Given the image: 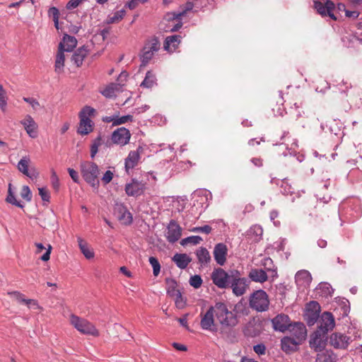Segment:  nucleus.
<instances>
[{
	"label": "nucleus",
	"instance_id": "nucleus-37",
	"mask_svg": "<svg viewBox=\"0 0 362 362\" xmlns=\"http://www.w3.org/2000/svg\"><path fill=\"white\" fill-rule=\"evenodd\" d=\"M78 246L81 252L87 259L93 258L94 256V252L92 249H90L88 244L84 242L81 238H78Z\"/></svg>",
	"mask_w": 362,
	"mask_h": 362
},
{
	"label": "nucleus",
	"instance_id": "nucleus-6",
	"mask_svg": "<svg viewBox=\"0 0 362 362\" xmlns=\"http://www.w3.org/2000/svg\"><path fill=\"white\" fill-rule=\"evenodd\" d=\"M69 322L81 334H89L93 337H98L100 334L99 331L91 322L74 314L70 315Z\"/></svg>",
	"mask_w": 362,
	"mask_h": 362
},
{
	"label": "nucleus",
	"instance_id": "nucleus-31",
	"mask_svg": "<svg viewBox=\"0 0 362 362\" xmlns=\"http://www.w3.org/2000/svg\"><path fill=\"white\" fill-rule=\"evenodd\" d=\"M263 229L259 225H254L247 232V236L254 242H258L262 239Z\"/></svg>",
	"mask_w": 362,
	"mask_h": 362
},
{
	"label": "nucleus",
	"instance_id": "nucleus-39",
	"mask_svg": "<svg viewBox=\"0 0 362 362\" xmlns=\"http://www.w3.org/2000/svg\"><path fill=\"white\" fill-rule=\"evenodd\" d=\"M197 256L199 259V262L203 264H207L211 260V256L209 251L204 247H200L197 251Z\"/></svg>",
	"mask_w": 362,
	"mask_h": 362
},
{
	"label": "nucleus",
	"instance_id": "nucleus-36",
	"mask_svg": "<svg viewBox=\"0 0 362 362\" xmlns=\"http://www.w3.org/2000/svg\"><path fill=\"white\" fill-rule=\"evenodd\" d=\"M122 86L120 83H110L103 90L101 91V93L106 98H112L115 95L117 92H119L122 90Z\"/></svg>",
	"mask_w": 362,
	"mask_h": 362
},
{
	"label": "nucleus",
	"instance_id": "nucleus-9",
	"mask_svg": "<svg viewBox=\"0 0 362 362\" xmlns=\"http://www.w3.org/2000/svg\"><path fill=\"white\" fill-rule=\"evenodd\" d=\"M114 213L118 220L124 225H130L133 221L132 214L122 203H117L114 207Z\"/></svg>",
	"mask_w": 362,
	"mask_h": 362
},
{
	"label": "nucleus",
	"instance_id": "nucleus-60",
	"mask_svg": "<svg viewBox=\"0 0 362 362\" xmlns=\"http://www.w3.org/2000/svg\"><path fill=\"white\" fill-rule=\"evenodd\" d=\"M112 177L113 173L110 170H107L102 177V181L106 185L111 182Z\"/></svg>",
	"mask_w": 362,
	"mask_h": 362
},
{
	"label": "nucleus",
	"instance_id": "nucleus-12",
	"mask_svg": "<svg viewBox=\"0 0 362 362\" xmlns=\"http://www.w3.org/2000/svg\"><path fill=\"white\" fill-rule=\"evenodd\" d=\"M351 341V337L344 334L335 332L329 337V344L334 349H346Z\"/></svg>",
	"mask_w": 362,
	"mask_h": 362
},
{
	"label": "nucleus",
	"instance_id": "nucleus-40",
	"mask_svg": "<svg viewBox=\"0 0 362 362\" xmlns=\"http://www.w3.org/2000/svg\"><path fill=\"white\" fill-rule=\"evenodd\" d=\"M281 192L285 195H292L294 193V188L289 183L287 178H284L281 181Z\"/></svg>",
	"mask_w": 362,
	"mask_h": 362
},
{
	"label": "nucleus",
	"instance_id": "nucleus-41",
	"mask_svg": "<svg viewBox=\"0 0 362 362\" xmlns=\"http://www.w3.org/2000/svg\"><path fill=\"white\" fill-rule=\"evenodd\" d=\"M165 282L166 291L167 294L169 296L171 297L172 296L180 291V290L177 288V282L175 280L167 278Z\"/></svg>",
	"mask_w": 362,
	"mask_h": 362
},
{
	"label": "nucleus",
	"instance_id": "nucleus-51",
	"mask_svg": "<svg viewBox=\"0 0 362 362\" xmlns=\"http://www.w3.org/2000/svg\"><path fill=\"white\" fill-rule=\"evenodd\" d=\"M21 196L27 202H30L32 199V193L28 186L24 185L21 192Z\"/></svg>",
	"mask_w": 362,
	"mask_h": 362
},
{
	"label": "nucleus",
	"instance_id": "nucleus-59",
	"mask_svg": "<svg viewBox=\"0 0 362 362\" xmlns=\"http://www.w3.org/2000/svg\"><path fill=\"white\" fill-rule=\"evenodd\" d=\"M253 350L258 355H264L266 351V346L262 344H259L254 346Z\"/></svg>",
	"mask_w": 362,
	"mask_h": 362
},
{
	"label": "nucleus",
	"instance_id": "nucleus-43",
	"mask_svg": "<svg viewBox=\"0 0 362 362\" xmlns=\"http://www.w3.org/2000/svg\"><path fill=\"white\" fill-rule=\"evenodd\" d=\"M171 297L174 298L175 306L178 309H182L185 307L186 299L182 296L180 291H178Z\"/></svg>",
	"mask_w": 362,
	"mask_h": 362
},
{
	"label": "nucleus",
	"instance_id": "nucleus-32",
	"mask_svg": "<svg viewBox=\"0 0 362 362\" xmlns=\"http://www.w3.org/2000/svg\"><path fill=\"white\" fill-rule=\"evenodd\" d=\"M173 261L181 269H185L191 262V258L183 253H177L173 257Z\"/></svg>",
	"mask_w": 362,
	"mask_h": 362
},
{
	"label": "nucleus",
	"instance_id": "nucleus-64",
	"mask_svg": "<svg viewBox=\"0 0 362 362\" xmlns=\"http://www.w3.org/2000/svg\"><path fill=\"white\" fill-rule=\"evenodd\" d=\"M251 162L256 167H261L263 165V160L261 158H252Z\"/></svg>",
	"mask_w": 362,
	"mask_h": 362
},
{
	"label": "nucleus",
	"instance_id": "nucleus-30",
	"mask_svg": "<svg viewBox=\"0 0 362 362\" xmlns=\"http://www.w3.org/2000/svg\"><path fill=\"white\" fill-rule=\"evenodd\" d=\"M180 39L181 36L177 35L167 37L164 42V49L170 52L175 51L180 43Z\"/></svg>",
	"mask_w": 362,
	"mask_h": 362
},
{
	"label": "nucleus",
	"instance_id": "nucleus-23",
	"mask_svg": "<svg viewBox=\"0 0 362 362\" xmlns=\"http://www.w3.org/2000/svg\"><path fill=\"white\" fill-rule=\"evenodd\" d=\"M214 315L213 306L210 307L206 313L202 316L200 322V325L203 329L213 330L214 324Z\"/></svg>",
	"mask_w": 362,
	"mask_h": 362
},
{
	"label": "nucleus",
	"instance_id": "nucleus-57",
	"mask_svg": "<svg viewBox=\"0 0 362 362\" xmlns=\"http://www.w3.org/2000/svg\"><path fill=\"white\" fill-rule=\"evenodd\" d=\"M28 308L34 309L42 310V308L38 304L37 301L35 299H26L25 303Z\"/></svg>",
	"mask_w": 362,
	"mask_h": 362
},
{
	"label": "nucleus",
	"instance_id": "nucleus-16",
	"mask_svg": "<svg viewBox=\"0 0 362 362\" xmlns=\"http://www.w3.org/2000/svg\"><path fill=\"white\" fill-rule=\"evenodd\" d=\"M314 5L315 8L317 10V13L322 16H328L334 20L337 19L332 13L335 8V5L332 1L327 0L325 4H322L320 1H315Z\"/></svg>",
	"mask_w": 362,
	"mask_h": 362
},
{
	"label": "nucleus",
	"instance_id": "nucleus-25",
	"mask_svg": "<svg viewBox=\"0 0 362 362\" xmlns=\"http://www.w3.org/2000/svg\"><path fill=\"white\" fill-rule=\"evenodd\" d=\"M142 147L139 146L136 151L129 152L127 158L125 159V168L127 171L129 169H133L138 164L140 159V151H142Z\"/></svg>",
	"mask_w": 362,
	"mask_h": 362
},
{
	"label": "nucleus",
	"instance_id": "nucleus-38",
	"mask_svg": "<svg viewBox=\"0 0 362 362\" xmlns=\"http://www.w3.org/2000/svg\"><path fill=\"white\" fill-rule=\"evenodd\" d=\"M155 84H156V78L155 74L151 71H147L141 86L149 88H152Z\"/></svg>",
	"mask_w": 362,
	"mask_h": 362
},
{
	"label": "nucleus",
	"instance_id": "nucleus-27",
	"mask_svg": "<svg viewBox=\"0 0 362 362\" xmlns=\"http://www.w3.org/2000/svg\"><path fill=\"white\" fill-rule=\"evenodd\" d=\"M64 49L63 48L62 45H59L58 51L56 56L55 64H54V71L58 74L64 72V62H65V56H64Z\"/></svg>",
	"mask_w": 362,
	"mask_h": 362
},
{
	"label": "nucleus",
	"instance_id": "nucleus-19",
	"mask_svg": "<svg viewBox=\"0 0 362 362\" xmlns=\"http://www.w3.org/2000/svg\"><path fill=\"white\" fill-rule=\"evenodd\" d=\"M30 158L28 157H23L20 160V161L18 163V169L23 175H26L30 179H37V177L39 175V173L34 168H32L30 169L28 168Z\"/></svg>",
	"mask_w": 362,
	"mask_h": 362
},
{
	"label": "nucleus",
	"instance_id": "nucleus-26",
	"mask_svg": "<svg viewBox=\"0 0 362 362\" xmlns=\"http://www.w3.org/2000/svg\"><path fill=\"white\" fill-rule=\"evenodd\" d=\"M309 216L315 218H320L323 221L325 217H327V206L320 202L319 204L314 206L313 209H310L308 210Z\"/></svg>",
	"mask_w": 362,
	"mask_h": 362
},
{
	"label": "nucleus",
	"instance_id": "nucleus-8",
	"mask_svg": "<svg viewBox=\"0 0 362 362\" xmlns=\"http://www.w3.org/2000/svg\"><path fill=\"white\" fill-rule=\"evenodd\" d=\"M146 189V183L139 181L136 179H132L130 182L125 185L124 190L129 197H138L144 194Z\"/></svg>",
	"mask_w": 362,
	"mask_h": 362
},
{
	"label": "nucleus",
	"instance_id": "nucleus-21",
	"mask_svg": "<svg viewBox=\"0 0 362 362\" xmlns=\"http://www.w3.org/2000/svg\"><path fill=\"white\" fill-rule=\"evenodd\" d=\"M233 275L228 273H212L211 279L215 285L218 288H227L230 286Z\"/></svg>",
	"mask_w": 362,
	"mask_h": 362
},
{
	"label": "nucleus",
	"instance_id": "nucleus-44",
	"mask_svg": "<svg viewBox=\"0 0 362 362\" xmlns=\"http://www.w3.org/2000/svg\"><path fill=\"white\" fill-rule=\"evenodd\" d=\"M102 144V136L99 135L93 141L90 146V157L93 158L98 151V147Z\"/></svg>",
	"mask_w": 362,
	"mask_h": 362
},
{
	"label": "nucleus",
	"instance_id": "nucleus-62",
	"mask_svg": "<svg viewBox=\"0 0 362 362\" xmlns=\"http://www.w3.org/2000/svg\"><path fill=\"white\" fill-rule=\"evenodd\" d=\"M360 13L357 11H349L346 10L345 12V16L347 18L356 19L359 16Z\"/></svg>",
	"mask_w": 362,
	"mask_h": 362
},
{
	"label": "nucleus",
	"instance_id": "nucleus-47",
	"mask_svg": "<svg viewBox=\"0 0 362 362\" xmlns=\"http://www.w3.org/2000/svg\"><path fill=\"white\" fill-rule=\"evenodd\" d=\"M48 15L49 17H52L53 21L54 23L55 28L59 29V11L56 7H51L48 11Z\"/></svg>",
	"mask_w": 362,
	"mask_h": 362
},
{
	"label": "nucleus",
	"instance_id": "nucleus-63",
	"mask_svg": "<svg viewBox=\"0 0 362 362\" xmlns=\"http://www.w3.org/2000/svg\"><path fill=\"white\" fill-rule=\"evenodd\" d=\"M23 100L24 101L30 103L33 107L40 105L39 102L33 98H24Z\"/></svg>",
	"mask_w": 362,
	"mask_h": 362
},
{
	"label": "nucleus",
	"instance_id": "nucleus-42",
	"mask_svg": "<svg viewBox=\"0 0 362 362\" xmlns=\"http://www.w3.org/2000/svg\"><path fill=\"white\" fill-rule=\"evenodd\" d=\"M125 13L126 12L124 9L117 11L113 14V16H109L106 21L109 24L118 23L124 18Z\"/></svg>",
	"mask_w": 362,
	"mask_h": 362
},
{
	"label": "nucleus",
	"instance_id": "nucleus-10",
	"mask_svg": "<svg viewBox=\"0 0 362 362\" xmlns=\"http://www.w3.org/2000/svg\"><path fill=\"white\" fill-rule=\"evenodd\" d=\"M320 305L316 301H310L306 305L305 320L309 326L313 325L320 317Z\"/></svg>",
	"mask_w": 362,
	"mask_h": 362
},
{
	"label": "nucleus",
	"instance_id": "nucleus-20",
	"mask_svg": "<svg viewBox=\"0 0 362 362\" xmlns=\"http://www.w3.org/2000/svg\"><path fill=\"white\" fill-rule=\"evenodd\" d=\"M214 257L216 263L223 266L226 261L228 247L224 243H218L214 248Z\"/></svg>",
	"mask_w": 362,
	"mask_h": 362
},
{
	"label": "nucleus",
	"instance_id": "nucleus-13",
	"mask_svg": "<svg viewBox=\"0 0 362 362\" xmlns=\"http://www.w3.org/2000/svg\"><path fill=\"white\" fill-rule=\"evenodd\" d=\"M250 281L245 278H240L233 275L230 286L233 289V293L240 296L243 295L249 286Z\"/></svg>",
	"mask_w": 362,
	"mask_h": 362
},
{
	"label": "nucleus",
	"instance_id": "nucleus-17",
	"mask_svg": "<svg viewBox=\"0 0 362 362\" xmlns=\"http://www.w3.org/2000/svg\"><path fill=\"white\" fill-rule=\"evenodd\" d=\"M288 329L291 333V337H294L295 340H298L300 344L305 339L307 329L303 323L295 322L293 325L291 324Z\"/></svg>",
	"mask_w": 362,
	"mask_h": 362
},
{
	"label": "nucleus",
	"instance_id": "nucleus-7",
	"mask_svg": "<svg viewBox=\"0 0 362 362\" xmlns=\"http://www.w3.org/2000/svg\"><path fill=\"white\" fill-rule=\"evenodd\" d=\"M327 334L325 331L316 330L315 331L310 337V346L316 352L322 351L326 346L327 344Z\"/></svg>",
	"mask_w": 362,
	"mask_h": 362
},
{
	"label": "nucleus",
	"instance_id": "nucleus-34",
	"mask_svg": "<svg viewBox=\"0 0 362 362\" xmlns=\"http://www.w3.org/2000/svg\"><path fill=\"white\" fill-rule=\"evenodd\" d=\"M300 344L298 340H295L294 337H286L281 339V348L285 351H293L297 346Z\"/></svg>",
	"mask_w": 362,
	"mask_h": 362
},
{
	"label": "nucleus",
	"instance_id": "nucleus-5",
	"mask_svg": "<svg viewBox=\"0 0 362 362\" xmlns=\"http://www.w3.org/2000/svg\"><path fill=\"white\" fill-rule=\"evenodd\" d=\"M270 304L269 296L262 290L254 291L250 296V307L257 312H264L269 309Z\"/></svg>",
	"mask_w": 362,
	"mask_h": 362
},
{
	"label": "nucleus",
	"instance_id": "nucleus-53",
	"mask_svg": "<svg viewBox=\"0 0 362 362\" xmlns=\"http://www.w3.org/2000/svg\"><path fill=\"white\" fill-rule=\"evenodd\" d=\"M6 201L8 203L11 204H13V205H14V206H18V207H19V208L23 209V208L24 207L23 204H22L21 203V202H18V201L16 199V196H15L14 193H13V194H8V195H7V197H6Z\"/></svg>",
	"mask_w": 362,
	"mask_h": 362
},
{
	"label": "nucleus",
	"instance_id": "nucleus-54",
	"mask_svg": "<svg viewBox=\"0 0 362 362\" xmlns=\"http://www.w3.org/2000/svg\"><path fill=\"white\" fill-rule=\"evenodd\" d=\"M52 185L55 191L59 189V180L54 170H52L51 175Z\"/></svg>",
	"mask_w": 362,
	"mask_h": 362
},
{
	"label": "nucleus",
	"instance_id": "nucleus-4",
	"mask_svg": "<svg viewBox=\"0 0 362 362\" xmlns=\"http://www.w3.org/2000/svg\"><path fill=\"white\" fill-rule=\"evenodd\" d=\"M160 49V42L156 37L146 41L139 54L141 66H146L153 59L156 52Z\"/></svg>",
	"mask_w": 362,
	"mask_h": 362
},
{
	"label": "nucleus",
	"instance_id": "nucleus-1",
	"mask_svg": "<svg viewBox=\"0 0 362 362\" xmlns=\"http://www.w3.org/2000/svg\"><path fill=\"white\" fill-rule=\"evenodd\" d=\"M213 309L216 320L222 327H232L237 325L238 320L236 315L233 312L228 310L225 303H216L213 306Z\"/></svg>",
	"mask_w": 362,
	"mask_h": 362
},
{
	"label": "nucleus",
	"instance_id": "nucleus-35",
	"mask_svg": "<svg viewBox=\"0 0 362 362\" xmlns=\"http://www.w3.org/2000/svg\"><path fill=\"white\" fill-rule=\"evenodd\" d=\"M337 357L332 351L317 354L315 362H337Z\"/></svg>",
	"mask_w": 362,
	"mask_h": 362
},
{
	"label": "nucleus",
	"instance_id": "nucleus-14",
	"mask_svg": "<svg viewBox=\"0 0 362 362\" xmlns=\"http://www.w3.org/2000/svg\"><path fill=\"white\" fill-rule=\"evenodd\" d=\"M273 329L275 331L284 332L289 329L291 325V320L287 315L279 314L272 320Z\"/></svg>",
	"mask_w": 362,
	"mask_h": 362
},
{
	"label": "nucleus",
	"instance_id": "nucleus-33",
	"mask_svg": "<svg viewBox=\"0 0 362 362\" xmlns=\"http://www.w3.org/2000/svg\"><path fill=\"white\" fill-rule=\"evenodd\" d=\"M59 45H63L65 52H71L77 45V40L75 37L65 34Z\"/></svg>",
	"mask_w": 362,
	"mask_h": 362
},
{
	"label": "nucleus",
	"instance_id": "nucleus-3",
	"mask_svg": "<svg viewBox=\"0 0 362 362\" xmlns=\"http://www.w3.org/2000/svg\"><path fill=\"white\" fill-rule=\"evenodd\" d=\"M95 110L90 106H85L79 112L80 122L77 133L81 135H87L93 130V122L90 119L94 115Z\"/></svg>",
	"mask_w": 362,
	"mask_h": 362
},
{
	"label": "nucleus",
	"instance_id": "nucleus-45",
	"mask_svg": "<svg viewBox=\"0 0 362 362\" xmlns=\"http://www.w3.org/2000/svg\"><path fill=\"white\" fill-rule=\"evenodd\" d=\"M7 106V96L6 92L3 86L0 84V109L3 112L6 110Z\"/></svg>",
	"mask_w": 362,
	"mask_h": 362
},
{
	"label": "nucleus",
	"instance_id": "nucleus-56",
	"mask_svg": "<svg viewBox=\"0 0 362 362\" xmlns=\"http://www.w3.org/2000/svg\"><path fill=\"white\" fill-rule=\"evenodd\" d=\"M39 194L41 197L42 199L44 202H49L50 196L49 192L46 189V188L41 187L38 189Z\"/></svg>",
	"mask_w": 362,
	"mask_h": 362
},
{
	"label": "nucleus",
	"instance_id": "nucleus-2",
	"mask_svg": "<svg viewBox=\"0 0 362 362\" xmlns=\"http://www.w3.org/2000/svg\"><path fill=\"white\" fill-rule=\"evenodd\" d=\"M80 170L83 180L92 187L98 189L100 185L98 165L90 161H83L80 163Z\"/></svg>",
	"mask_w": 362,
	"mask_h": 362
},
{
	"label": "nucleus",
	"instance_id": "nucleus-22",
	"mask_svg": "<svg viewBox=\"0 0 362 362\" xmlns=\"http://www.w3.org/2000/svg\"><path fill=\"white\" fill-rule=\"evenodd\" d=\"M103 122L110 123L112 122V126H118L127 122H133V116L127 115L122 117L119 116V113L112 116H105L102 118Z\"/></svg>",
	"mask_w": 362,
	"mask_h": 362
},
{
	"label": "nucleus",
	"instance_id": "nucleus-46",
	"mask_svg": "<svg viewBox=\"0 0 362 362\" xmlns=\"http://www.w3.org/2000/svg\"><path fill=\"white\" fill-rule=\"evenodd\" d=\"M202 241V238L199 235H192L187 237L186 238H184L181 240L180 244L182 245H186L188 243L192 244V245H198Z\"/></svg>",
	"mask_w": 362,
	"mask_h": 362
},
{
	"label": "nucleus",
	"instance_id": "nucleus-50",
	"mask_svg": "<svg viewBox=\"0 0 362 362\" xmlns=\"http://www.w3.org/2000/svg\"><path fill=\"white\" fill-rule=\"evenodd\" d=\"M189 284L194 288H199L202 284V279L199 275L192 276L189 279Z\"/></svg>",
	"mask_w": 362,
	"mask_h": 362
},
{
	"label": "nucleus",
	"instance_id": "nucleus-52",
	"mask_svg": "<svg viewBox=\"0 0 362 362\" xmlns=\"http://www.w3.org/2000/svg\"><path fill=\"white\" fill-rule=\"evenodd\" d=\"M212 230V228L209 225H205L204 226L200 227H194L192 229H190L191 232L193 233H202L205 234H209Z\"/></svg>",
	"mask_w": 362,
	"mask_h": 362
},
{
	"label": "nucleus",
	"instance_id": "nucleus-49",
	"mask_svg": "<svg viewBox=\"0 0 362 362\" xmlns=\"http://www.w3.org/2000/svg\"><path fill=\"white\" fill-rule=\"evenodd\" d=\"M7 294L13 297L19 303H25L26 299L24 294L19 291H8Z\"/></svg>",
	"mask_w": 362,
	"mask_h": 362
},
{
	"label": "nucleus",
	"instance_id": "nucleus-61",
	"mask_svg": "<svg viewBox=\"0 0 362 362\" xmlns=\"http://www.w3.org/2000/svg\"><path fill=\"white\" fill-rule=\"evenodd\" d=\"M82 1L81 0H70L66 6V8L68 9V10H71V9H74V8H76V7H78L79 6V4L81 3Z\"/></svg>",
	"mask_w": 362,
	"mask_h": 362
},
{
	"label": "nucleus",
	"instance_id": "nucleus-15",
	"mask_svg": "<svg viewBox=\"0 0 362 362\" xmlns=\"http://www.w3.org/2000/svg\"><path fill=\"white\" fill-rule=\"evenodd\" d=\"M181 235L182 228L180 225L175 220H170L165 234L167 240L170 243H174L180 238Z\"/></svg>",
	"mask_w": 362,
	"mask_h": 362
},
{
	"label": "nucleus",
	"instance_id": "nucleus-29",
	"mask_svg": "<svg viewBox=\"0 0 362 362\" xmlns=\"http://www.w3.org/2000/svg\"><path fill=\"white\" fill-rule=\"evenodd\" d=\"M88 50L87 47L83 46L76 49V51L73 54L71 60L76 65V66L79 67L82 65L84 59L88 55Z\"/></svg>",
	"mask_w": 362,
	"mask_h": 362
},
{
	"label": "nucleus",
	"instance_id": "nucleus-24",
	"mask_svg": "<svg viewBox=\"0 0 362 362\" xmlns=\"http://www.w3.org/2000/svg\"><path fill=\"white\" fill-rule=\"evenodd\" d=\"M21 123L23 125L27 134L30 137L35 138L37 136V125L30 115H26Z\"/></svg>",
	"mask_w": 362,
	"mask_h": 362
},
{
	"label": "nucleus",
	"instance_id": "nucleus-18",
	"mask_svg": "<svg viewBox=\"0 0 362 362\" xmlns=\"http://www.w3.org/2000/svg\"><path fill=\"white\" fill-rule=\"evenodd\" d=\"M335 326V321L333 315L331 313L325 312L322 314L320 320V325L317 330L325 331L327 333L332 330Z\"/></svg>",
	"mask_w": 362,
	"mask_h": 362
},
{
	"label": "nucleus",
	"instance_id": "nucleus-48",
	"mask_svg": "<svg viewBox=\"0 0 362 362\" xmlns=\"http://www.w3.org/2000/svg\"><path fill=\"white\" fill-rule=\"evenodd\" d=\"M252 281L259 283H264L268 279L267 273H249Z\"/></svg>",
	"mask_w": 362,
	"mask_h": 362
},
{
	"label": "nucleus",
	"instance_id": "nucleus-11",
	"mask_svg": "<svg viewBox=\"0 0 362 362\" xmlns=\"http://www.w3.org/2000/svg\"><path fill=\"white\" fill-rule=\"evenodd\" d=\"M131 133L125 127H119L115 130L111 135V140L113 144L124 146L129 142Z\"/></svg>",
	"mask_w": 362,
	"mask_h": 362
},
{
	"label": "nucleus",
	"instance_id": "nucleus-58",
	"mask_svg": "<svg viewBox=\"0 0 362 362\" xmlns=\"http://www.w3.org/2000/svg\"><path fill=\"white\" fill-rule=\"evenodd\" d=\"M68 173L75 183H79L80 179L78 173L73 168H68Z\"/></svg>",
	"mask_w": 362,
	"mask_h": 362
},
{
	"label": "nucleus",
	"instance_id": "nucleus-28",
	"mask_svg": "<svg viewBox=\"0 0 362 362\" xmlns=\"http://www.w3.org/2000/svg\"><path fill=\"white\" fill-rule=\"evenodd\" d=\"M194 4L192 2H187L183 6H181V11L177 12H171L167 14L169 21L180 20L181 17L184 16L187 11L192 10Z\"/></svg>",
	"mask_w": 362,
	"mask_h": 362
},
{
	"label": "nucleus",
	"instance_id": "nucleus-55",
	"mask_svg": "<svg viewBox=\"0 0 362 362\" xmlns=\"http://www.w3.org/2000/svg\"><path fill=\"white\" fill-rule=\"evenodd\" d=\"M149 263L153 267V272H160V264L158 260V259L155 257H149Z\"/></svg>",
	"mask_w": 362,
	"mask_h": 362
}]
</instances>
